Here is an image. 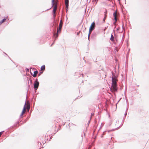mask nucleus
<instances>
[{
    "label": "nucleus",
    "mask_w": 149,
    "mask_h": 149,
    "mask_svg": "<svg viewBox=\"0 0 149 149\" xmlns=\"http://www.w3.org/2000/svg\"><path fill=\"white\" fill-rule=\"evenodd\" d=\"M118 80L115 75H113L112 77V86L111 88V91L112 92L116 91L117 90V83Z\"/></svg>",
    "instance_id": "f257e3e1"
},
{
    "label": "nucleus",
    "mask_w": 149,
    "mask_h": 149,
    "mask_svg": "<svg viewBox=\"0 0 149 149\" xmlns=\"http://www.w3.org/2000/svg\"><path fill=\"white\" fill-rule=\"evenodd\" d=\"M58 1L57 0H52V4L53 7L52 12L53 14V17H56V13L57 9Z\"/></svg>",
    "instance_id": "f03ea898"
},
{
    "label": "nucleus",
    "mask_w": 149,
    "mask_h": 149,
    "mask_svg": "<svg viewBox=\"0 0 149 149\" xmlns=\"http://www.w3.org/2000/svg\"><path fill=\"white\" fill-rule=\"evenodd\" d=\"M30 109V104L29 102L27 101L26 103H25L23 110L22 111V113L20 115L21 116H22L23 114L25 113L26 109H27L29 110Z\"/></svg>",
    "instance_id": "7ed1b4c3"
},
{
    "label": "nucleus",
    "mask_w": 149,
    "mask_h": 149,
    "mask_svg": "<svg viewBox=\"0 0 149 149\" xmlns=\"http://www.w3.org/2000/svg\"><path fill=\"white\" fill-rule=\"evenodd\" d=\"M63 25V22L61 20L60 21L58 29H57V33L56 34V38H57L58 37V34L59 33H60L61 31V28Z\"/></svg>",
    "instance_id": "20e7f679"
},
{
    "label": "nucleus",
    "mask_w": 149,
    "mask_h": 149,
    "mask_svg": "<svg viewBox=\"0 0 149 149\" xmlns=\"http://www.w3.org/2000/svg\"><path fill=\"white\" fill-rule=\"evenodd\" d=\"M95 26V23L94 22L91 24L89 29V33L88 36H89L92 31L93 30Z\"/></svg>",
    "instance_id": "39448f33"
},
{
    "label": "nucleus",
    "mask_w": 149,
    "mask_h": 149,
    "mask_svg": "<svg viewBox=\"0 0 149 149\" xmlns=\"http://www.w3.org/2000/svg\"><path fill=\"white\" fill-rule=\"evenodd\" d=\"M39 85L38 81H35L34 84V88L35 89H37L38 88Z\"/></svg>",
    "instance_id": "423d86ee"
},
{
    "label": "nucleus",
    "mask_w": 149,
    "mask_h": 149,
    "mask_svg": "<svg viewBox=\"0 0 149 149\" xmlns=\"http://www.w3.org/2000/svg\"><path fill=\"white\" fill-rule=\"evenodd\" d=\"M113 16L114 17V19L115 20L116 22L117 21V12H114L113 14Z\"/></svg>",
    "instance_id": "0eeeda50"
},
{
    "label": "nucleus",
    "mask_w": 149,
    "mask_h": 149,
    "mask_svg": "<svg viewBox=\"0 0 149 149\" xmlns=\"http://www.w3.org/2000/svg\"><path fill=\"white\" fill-rule=\"evenodd\" d=\"M69 0H65V3L66 6V8H68V6Z\"/></svg>",
    "instance_id": "6e6552de"
},
{
    "label": "nucleus",
    "mask_w": 149,
    "mask_h": 149,
    "mask_svg": "<svg viewBox=\"0 0 149 149\" xmlns=\"http://www.w3.org/2000/svg\"><path fill=\"white\" fill-rule=\"evenodd\" d=\"M38 73V71H36L34 72L33 74V76L34 77H36Z\"/></svg>",
    "instance_id": "1a4fd4ad"
},
{
    "label": "nucleus",
    "mask_w": 149,
    "mask_h": 149,
    "mask_svg": "<svg viewBox=\"0 0 149 149\" xmlns=\"http://www.w3.org/2000/svg\"><path fill=\"white\" fill-rule=\"evenodd\" d=\"M45 69V66L44 65L42 66L41 67V71H43Z\"/></svg>",
    "instance_id": "9d476101"
},
{
    "label": "nucleus",
    "mask_w": 149,
    "mask_h": 149,
    "mask_svg": "<svg viewBox=\"0 0 149 149\" xmlns=\"http://www.w3.org/2000/svg\"><path fill=\"white\" fill-rule=\"evenodd\" d=\"M110 40L111 41H113L114 40V37L113 35L111 34V37L110 38Z\"/></svg>",
    "instance_id": "9b49d317"
},
{
    "label": "nucleus",
    "mask_w": 149,
    "mask_h": 149,
    "mask_svg": "<svg viewBox=\"0 0 149 149\" xmlns=\"http://www.w3.org/2000/svg\"><path fill=\"white\" fill-rule=\"evenodd\" d=\"M6 20V19H3V20L1 21V22H0V24H1L5 22Z\"/></svg>",
    "instance_id": "f8f14e48"
},
{
    "label": "nucleus",
    "mask_w": 149,
    "mask_h": 149,
    "mask_svg": "<svg viewBox=\"0 0 149 149\" xmlns=\"http://www.w3.org/2000/svg\"><path fill=\"white\" fill-rule=\"evenodd\" d=\"M43 71H42L40 72H39V75L41 74H42L43 73Z\"/></svg>",
    "instance_id": "ddd939ff"
},
{
    "label": "nucleus",
    "mask_w": 149,
    "mask_h": 149,
    "mask_svg": "<svg viewBox=\"0 0 149 149\" xmlns=\"http://www.w3.org/2000/svg\"><path fill=\"white\" fill-rule=\"evenodd\" d=\"M80 31H79V32H78L77 33V34L78 35H79L80 33Z\"/></svg>",
    "instance_id": "4468645a"
},
{
    "label": "nucleus",
    "mask_w": 149,
    "mask_h": 149,
    "mask_svg": "<svg viewBox=\"0 0 149 149\" xmlns=\"http://www.w3.org/2000/svg\"><path fill=\"white\" fill-rule=\"evenodd\" d=\"M106 13H107V11H106V13H105V16H104V17H106H106H107Z\"/></svg>",
    "instance_id": "2eb2a0df"
},
{
    "label": "nucleus",
    "mask_w": 149,
    "mask_h": 149,
    "mask_svg": "<svg viewBox=\"0 0 149 149\" xmlns=\"http://www.w3.org/2000/svg\"><path fill=\"white\" fill-rule=\"evenodd\" d=\"M3 132H0V137L1 136V135L2 134Z\"/></svg>",
    "instance_id": "dca6fc26"
},
{
    "label": "nucleus",
    "mask_w": 149,
    "mask_h": 149,
    "mask_svg": "<svg viewBox=\"0 0 149 149\" xmlns=\"http://www.w3.org/2000/svg\"><path fill=\"white\" fill-rule=\"evenodd\" d=\"M106 19V17H104V18L103 19V20L104 21V22H105V20Z\"/></svg>",
    "instance_id": "f3484780"
}]
</instances>
